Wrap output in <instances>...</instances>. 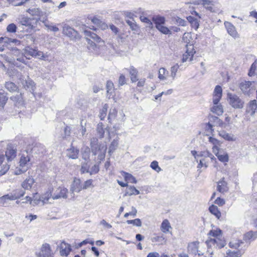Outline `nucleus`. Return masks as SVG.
I'll list each match as a JSON object with an SVG mask.
<instances>
[{
    "label": "nucleus",
    "mask_w": 257,
    "mask_h": 257,
    "mask_svg": "<svg viewBox=\"0 0 257 257\" xmlns=\"http://www.w3.org/2000/svg\"><path fill=\"white\" fill-rule=\"evenodd\" d=\"M208 235L210 238L206 240L205 243L208 248L215 250L220 249L225 245L226 243L222 238V231L220 229L211 230Z\"/></svg>",
    "instance_id": "obj_1"
},
{
    "label": "nucleus",
    "mask_w": 257,
    "mask_h": 257,
    "mask_svg": "<svg viewBox=\"0 0 257 257\" xmlns=\"http://www.w3.org/2000/svg\"><path fill=\"white\" fill-rule=\"evenodd\" d=\"M222 95V89L220 86L217 85L214 90L213 93V104L210 106V111L215 114L220 116L223 112V106L219 103Z\"/></svg>",
    "instance_id": "obj_2"
},
{
    "label": "nucleus",
    "mask_w": 257,
    "mask_h": 257,
    "mask_svg": "<svg viewBox=\"0 0 257 257\" xmlns=\"http://www.w3.org/2000/svg\"><path fill=\"white\" fill-rule=\"evenodd\" d=\"M227 97L230 105L236 109L242 108L244 105V101L237 95L228 93Z\"/></svg>",
    "instance_id": "obj_3"
},
{
    "label": "nucleus",
    "mask_w": 257,
    "mask_h": 257,
    "mask_svg": "<svg viewBox=\"0 0 257 257\" xmlns=\"http://www.w3.org/2000/svg\"><path fill=\"white\" fill-rule=\"evenodd\" d=\"M24 54L27 59H29L31 57H38L41 58H44V56L42 52L38 51L37 49H33L30 47H26L24 49Z\"/></svg>",
    "instance_id": "obj_4"
},
{
    "label": "nucleus",
    "mask_w": 257,
    "mask_h": 257,
    "mask_svg": "<svg viewBox=\"0 0 257 257\" xmlns=\"http://www.w3.org/2000/svg\"><path fill=\"white\" fill-rule=\"evenodd\" d=\"M30 160L28 156H22L20 160V168L16 171L15 174L19 175L22 173L25 172L29 168V162Z\"/></svg>",
    "instance_id": "obj_5"
},
{
    "label": "nucleus",
    "mask_w": 257,
    "mask_h": 257,
    "mask_svg": "<svg viewBox=\"0 0 257 257\" xmlns=\"http://www.w3.org/2000/svg\"><path fill=\"white\" fill-rule=\"evenodd\" d=\"M68 190L63 187L57 188L53 193V200L59 199H67L68 197Z\"/></svg>",
    "instance_id": "obj_6"
},
{
    "label": "nucleus",
    "mask_w": 257,
    "mask_h": 257,
    "mask_svg": "<svg viewBox=\"0 0 257 257\" xmlns=\"http://www.w3.org/2000/svg\"><path fill=\"white\" fill-rule=\"evenodd\" d=\"M32 20H35V19L23 17L20 19L19 23L23 26L28 27L27 31L31 32L36 28L35 24L33 25L32 23Z\"/></svg>",
    "instance_id": "obj_7"
},
{
    "label": "nucleus",
    "mask_w": 257,
    "mask_h": 257,
    "mask_svg": "<svg viewBox=\"0 0 257 257\" xmlns=\"http://www.w3.org/2000/svg\"><path fill=\"white\" fill-rule=\"evenodd\" d=\"M195 53L193 46L191 44L186 45V51L183 55L182 62L191 61Z\"/></svg>",
    "instance_id": "obj_8"
},
{
    "label": "nucleus",
    "mask_w": 257,
    "mask_h": 257,
    "mask_svg": "<svg viewBox=\"0 0 257 257\" xmlns=\"http://www.w3.org/2000/svg\"><path fill=\"white\" fill-rule=\"evenodd\" d=\"M53 188L52 187L49 188L46 192L40 197V201L45 204L52 203V201L54 200H53Z\"/></svg>",
    "instance_id": "obj_9"
},
{
    "label": "nucleus",
    "mask_w": 257,
    "mask_h": 257,
    "mask_svg": "<svg viewBox=\"0 0 257 257\" xmlns=\"http://www.w3.org/2000/svg\"><path fill=\"white\" fill-rule=\"evenodd\" d=\"M82 189H83V187L80 179L76 178H74L70 189L71 193L74 194L75 192L79 193Z\"/></svg>",
    "instance_id": "obj_10"
},
{
    "label": "nucleus",
    "mask_w": 257,
    "mask_h": 257,
    "mask_svg": "<svg viewBox=\"0 0 257 257\" xmlns=\"http://www.w3.org/2000/svg\"><path fill=\"white\" fill-rule=\"evenodd\" d=\"M16 149L12 145H8L5 155L8 163L11 162L16 157Z\"/></svg>",
    "instance_id": "obj_11"
},
{
    "label": "nucleus",
    "mask_w": 257,
    "mask_h": 257,
    "mask_svg": "<svg viewBox=\"0 0 257 257\" xmlns=\"http://www.w3.org/2000/svg\"><path fill=\"white\" fill-rule=\"evenodd\" d=\"M5 160V155L0 152V176L5 174L10 169L9 163L3 164Z\"/></svg>",
    "instance_id": "obj_12"
},
{
    "label": "nucleus",
    "mask_w": 257,
    "mask_h": 257,
    "mask_svg": "<svg viewBox=\"0 0 257 257\" xmlns=\"http://www.w3.org/2000/svg\"><path fill=\"white\" fill-rule=\"evenodd\" d=\"M63 33L64 35L73 39L76 37L77 32L73 28L68 25H65L63 28Z\"/></svg>",
    "instance_id": "obj_13"
},
{
    "label": "nucleus",
    "mask_w": 257,
    "mask_h": 257,
    "mask_svg": "<svg viewBox=\"0 0 257 257\" xmlns=\"http://www.w3.org/2000/svg\"><path fill=\"white\" fill-rule=\"evenodd\" d=\"M51 249L48 243H44L42 245L41 250L38 254L39 257H47L51 254Z\"/></svg>",
    "instance_id": "obj_14"
},
{
    "label": "nucleus",
    "mask_w": 257,
    "mask_h": 257,
    "mask_svg": "<svg viewBox=\"0 0 257 257\" xmlns=\"http://www.w3.org/2000/svg\"><path fill=\"white\" fill-rule=\"evenodd\" d=\"M188 251L189 253L196 255L198 253V256L203 255L198 252V242H193L189 243L188 245Z\"/></svg>",
    "instance_id": "obj_15"
},
{
    "label": "nucleus",
    "mask_w": 257,
    "mask_h": 257,
    "mask_svg": "<svg viewBox=\"0 0 257 257\" xmlns=\"http://www.w3.org/2000/svg\"><path fill=\"white\" fill-rule=\"evenodd\" d=\"M228 33L234 38H238L239 35L235 30V28L229 22L224 23Z\"/></svg>",
    "instance_id": "obj_16"
},
{
    "label": "nucleus",
    "mask_w": 257,
    "mask_h": 257,
    "mask_svg": "<svg viewBox=\"0 0 257 257\" xmlns=\"http://www.w3.org/2000/svg\"><path fill=\"white\" fill-rule=\"evenodd\" d=\"M71 251V245L64 241L61 242L60 245V254L63 256H67Z\"/></svg>",
    "instance_id": "obj_17"
},
{
    "label": "nucleus",
    "mask_w": 257,
    "mask_h": 257,
    "mask_svg": "<svg viewBox=\"0 0 257 257\" xmlns=\"http://www.w3.org/2000/svg\"><path fill=\"white\" fill-rule=\"evenodd\" d=\"M251 82L250 81H244L240 83V88L243 93L247 95H249L251 93L250 86Z\"/></svg>",
    "instance_id": "obj_18"
},
{
    "label": "nucleus",
    "mask_w": 257,
    "mask_h": 257,
    "mask_svg": "<svg viewBox=\"0 0 257 257\" xmlns=\"http://www.w3.org/2000/svg\"><path fill=\"white\" fill-rule=\"evenodd\" d=\"M217 190L221 193H224L228 191L227 182L224 180V178H222L218 182Z\"/></svg>",
    "instance_id": "obj_19"
},
{
    "label": "nucleus",
    "mask_w": 257,
    "mask_h": 257,
    "mask_svg": "<svg viewBox=\"0 0 257 257\" xmlns=\"http://www.w3.org/2000/svg\"><path fill=\"white\" fill-rule=\"evenodd\" d=\"M91 149L92 153L94 155H96V154H98L99 152H100V154L103 156L106 153L107 147L106 145H104L97 144L95 145L94 149H95V150L93 151V148Z\"/></svg>",
    "instance_id": "obj_20"
},
{
    "label": "nucleus",
    "mask_w": 257,
    "mask_h": 257,
    "mask_svg": "<svg viewBox=\"0 0 257 257\" xmlns=\"http://www.w3.org/2000/svg\"><path fill=\"white\" fill-rule=\"evenodd\" d=\"M91 149L92 153L94 155H96V154H98L99 152H100V154L103 156L106 153L107 147L106 145H104L97 144L95 145L94 149H95V150L93 151V148Z\"/></svg>",
    "instance_id": "obj_21"
},
{
    "label": "nucleus",
    "mask_w": 257,
    "mask_h": 257,
    "mask_svg": "<svg viewBox=\"0 0 257 257\" xmlns=\"http://www.w3.org/2000/svg\"><path fill=\"white\" fill-rule=\"evenodd\" d=\"M256 110H257V103L255 100L251 101L246 109V112L251 115L255 114Z\"/></svg>",
    "instance_id": "obj_22"
},
{
    "label": "nucleus",
    "mask_w": 257,
    "mask_h": 257,
    "mask_svg": "<svg viewBox=\"0 0 257 257\" xmlns=\"http://www.w3.org/2000/svg\"><path fill=\"white\" fill-rule=\"evenodd\" d=\"M79 150L74 147H71L67 150V156L71 159H75L78 158Z\"/></svg>",
    "instance_id": "obj_23"
},
{
    "label": "nucleus",
    "mask_w": 257,
    "mask_h": 257,
    "mask_svg": "<svg viewBox=\"0 0 257 257\" xmlns=\"http://www.w3.org/2000/svg\"><path fill=\"white\" fill-rule=\"evenodd\" d=\"M27 12L30 14L32 16L42 17L44 15V12L39 8L29 9Z\"/></svg>",
    "instance_id": "obj_24"
},
{
    "label": "nucleus",
    "mask_w": 257,
    "mask_h": 257,
    "mask_svg": "<svg viewBox=\"0 0 257 257\" xmlns=\"http://www.w3.org/2000/svg\"><path fill=\"white\" fill-rule=\"evenodd\" d=\"M14 197L11 196L10 194H7L0 197V206L7 207L8 200H13Z\"/></svg>",
    "instance_id": "obj_25"
},
{
    "label": "nucleus",
    "mask_w": 257,
    "mask_h": 257,
    "mask_svg": "<svg viewBox=\"0 0 257 257\" xmlns=\"http://www.w3.org/2000/svg\"><path fill=\"white\" fill-rule=\"evenodd\" d=\"M127 70L128 71L130 75H131L132 82H136L138 80L137 77L138 72L137 70L134 66H131L130 68Z\"/></svg>",
    "instance_id": "obj_26"
},
{
    "label": "nucleus",
    "mask_w": 257,
    "mask_h": 257,
    "mask_svg": "<svg viewBox=\"0 0 257 257\" xmlns=\"http://www.w3.org/2000/svg\"><path fill=\"white\" fill-rule=\"evenodd\" d=\"M21 83L26 89H29L30 90L32 91L34 90V82L31 79H28V80H22Z\"/></svg>",
    "instance_id": "obj_27"
},
{
    "label": "nucleus",
    "mask_w": 257,
    "mask_h": 257,
    "mask_svg": "<svg viewBox=\"0 0 257 257\" xmlns=\"http://www.w3.org/2000/svg\"><path fill=\"white\" fill-rule=\"evenodd\" d=\"M34 183V180L33 178L29 177L26 179L22 184V186L25 189H30L33 184Z\"/></svg>",
    "instance_id": "obj_28"
},
{
    "label": "nucleus",
    "mask_w": 257,
    "mask_h": 257,
    "mask_svg": "<svg viewBox=\"0 0 257 257\" xmlns=\"http://www.w3.org/2000/svg\"><path fill=\"white\" fill-rule=\"evenodd\" d=\"M218 135L220 137L228 141H234L235 140L233 135L229 134L224 131H219Z\"/></svg>",
    "instance_id": "obj_29"
},
{
    "label": "nucleus",
    "mask_w": 257,
    "mask_h": 257,
    "mask_svg": "<svg viewBox=\"0 0 257 257\" xmlns=\"http://www.w3.org/2000/svg\"><path fill=\"white\" fill-rule=\"evenodd\" d=\"M169 72L165 68H161L159 70L158 78L160 80L164 81L167 79Z\"/></svg>",
    "instance_id": "obj_30"
},
{
    "label": "nucleus",
    "mask_w": 257,
    "mask_h": 257,
    "mask_svg": "<svg viewBox=\"0 0 257 257\" xmlns=\"http://www.w3.org/2000/svg\"><path fill=\"white\" fill-rule=\"evenodd\" d=\"M10 194L11 196L15 197L13 199V200H15L19 199L21 197H23L25 194V191L23 190L18 189L13 191Z\"/></svg>",
    "instance_id": "obj_31"
},
{
    "label": "nucleus",
    "mask_w": 257,
    "mask_h": 257,
    "mask_svg": "<svg viewBox=\"0 0 257 257\" xmlns=\"http://www.w3.org/2000/svg\"><path fill=\"white\" fill-rule=\"evenodd\" d=\"M209 120L210 121L214 122V125L225 127L224 123L217 116L210 115L209 116Z\"/></svg>",
    "instance_id": "obj_32"
},
{
    "label": "nucleus",
    "mask_w": 257,
    "mask_h": 257,
    "mask_svg": "<svg viewBox=\"0 0 257 257\" xmlns=\"http://www.w3.org/2000/svg\"><path fill=\"white\" fill-rule=\"evenodd\" d=\"M151 241L153 242H158L163 244L166 243V239H165L163 234L161 235H156L154 234V236L151 238Z\"/></svg>",
    "instance_id": "obj_33"
},
{
    "label": "nucleus",
    "mask_w": 257,
    "mask_h": 257,
    "mask_svg": "<svg viewBox=\"0 0 257 257\" xmlns=\"http://www.w3.org/2000/svg\"><path fill=\"white\" fill-rule=\"evenodd\" d=\"M153 21L156 25V28H158L159 25H164L165 23V18L161 16L153 17Z\"/></svg>",
    "instance_id": "obj_34"
},
{
    "label": "nucleus",
    "mask_w": 257,
    "mask_h": 257,
    "mask_svg": "<svg viewBox=\"0 0 257 257\" xmlns=\"http://www.w3.org/2000/svg\"><path fill=\"white\" fill-rule=\"evenodd\" d=\"M209 210L212 214L215 216L217 219H219L221 217V212L216 206L214 205H211L209 208Z\"/></svg>",
    "instance_id": "obj_35"
},
{
    "label": "nucleus",
    "mask_w": 257,
    "mask_h": 257,
    "mask_svg": "<svg viewBox=\"0 0 257 257\" xmlns=\"http://www.w3.org/2000/svg\"><path fill=\"white\" fill-rule=\"evenodd\" d=\"M171 228V227L170 223L167 219H165L163 221L161 226V230L163 232L167 233L169 232V229Z\"/></svg>",
    "instance_id": "obj_36"
},
{
    "label": "nucleus",
    "mask_w": 257,
    "mask_h": 257,
    "mask_svg": "<svg viewBox=\"0 0 257 257\" xmlns=\"http://www.w3.org/2000/svg\"><path fill=\"white\" fill-rule=\"evenodd\" d=\"M5 88L10 92L16 91L18 88L17 86L12 82H6Z\"/></svg>",
    "instance_id": "obj_37"
},
{
    "label": "nucleus",
    "mask_w": 257,
    "mask_h": 257,
    "mask_svg": "<svg viewBox=\"0 0 257 257\" xmlns=\"http://www.w3.org/2000/svg\"><path fill=\"white\" fill-rule=\"evenodd\" d=\"M106 91L107 93L109 95V97L113 95V93L114 92V85L112 81H107L106 82Z\"/></svg>",
    "instance_id": "obj_38"
},
{
    "label": "nucleus",
    "mask_w": 257,
    "mask_h": 257,
    "mask_svg": "<svg viewBox=\"0 0 257 257\" xmlns=\"http://www.w3.org/2000/svg\"><path fill=\"white\" fill-rule=\"evenodd\" d=\"M188 22L191 24V26L194 28L195 30H197L199 26L198 20L191 16H189L187 18Z\"/></svg>",
    "instance_id": "obj_39"
},
{
    "label": "nucleus",
    "mask_w": 257,
    "mask_h": 257,
    "mask_svg": "<svg viewBox=\"0 0 257 257\" xmlns=\"http://www.w3.org/2000/svg\"><path fill=\"white\" fill-rule=\"evenodd\" d=\"M243 253V252H241L239 250L236 251H231L230 250H228L226 251V254L228 257H241Z\"/></svg>",
    "instance_id": "obj_40"
},
{
    "label": "nucleus",
    "mask_w": 257,
    "mask_h": 257,
    "mask_svg": "<svg viewBox=\"0 0 257 257\" xmlns=\"http://www.w3.org/2000/svg\"><path fill=\"white\" fill-rule=\"evenodd\" d=\"M84 33L86 36L90 37L92 39L96 42L99 43L101 40V38L94 33L88 31H85Z\"/></svg>",
    "instance_id": "obj_41"
},
{
    "label": "nucleus",
    "mask_w": 257,
    "mask_h": 257,
    "mask_svg": "<svg viewBox=\"0 0 257 257\" xmlns=\"http://www.w3.org/2000/svg\"><path fill=\"white\" fill-rule=\"evenodd\" d=\"M179 66L178 64H176L174 66H172L171 67L170 71H171V75L170 76L172 77V80L170 82V83L172 82V81L174 80L176 75V73L179 69ZM168 83H169L168 82Z\"/></svg>",
    "instance_id": "obj_42"
},
{
    "label": "nucleus",
    "mask_w": 257,
    "mask_h": 257,
    "mask_svg": "<svg viewBox=\"0 0 257 257\" xmlns=\"http://www.w3.org/2000/svg\"><path fill=\"white\" fill-rule=\"evenodd\" d=\"M118 145V138H116L115 139H114L112 142L111 143V144L109 148V154H110L111 153H113L117 148Z\"/></svg>",
    "instance_id": "obj_43"
},
{
    "label": "nucleus",
    "mask_w": 257,
    "mask_h": 257,
    "mask_svg": "<svg viewBox=\"0 0 257 257\" xmlns=\"http://www.w3.org/2000/svg\"><path fill=\"white\" fill-rule=\"evenodd\" d=\"M218 159L221 162L226 163L229 161V157L227 153L220 152V153L217 156Z\"/></svg>",
    "instance_id": "obj_44"
},
{
    "label": "nucleus",
    "mask_w": 257,
    "mask_h": 257,
    "mask_svg": "<svg viewBox=\"0 0 257 257\" xmlns=\"http://www.w3.org/2000/svg\"><path fill=\"white\" fill-rule=\"evenodd\" d=\"M96 131L99 137L100 138H103L105 131L103 124L102 122H100L98 124Z\"/></svg>",
    "instance_id": "obj_45"
},
{
    "label": "nucleus",
    "mask_w": 257,
    "mask_h": 257,
    "mask_svg": "<svg viewBox=\"0 0 257 257\" xmlns=\"http://www.w3.org/2000/svg\"><path fill=\"white\" fill-rule=\"evenodd\" d=\"M122 174L125 181H128L133 183H137V181L136 178L131 174L123 172Z\"/></svg>",
    "instance_id": "obj_46"
},
{
    "label": "nucleus",
    "mask_w": 257,
    "mask_h": 257,
    "mask_svg": "<svg viewBox=\"0 0 257 257\" xmlns=\"http://www.w3.org/2000/svg\"><path fill=\"white\" fill-rule=\"evenodd\" d=\"M8 97L3 92V90H0V108H3L5 105Z\"/></svg>",
    "instance_id": "obj_47"
},
{
    "label": "nucleus",
    "mask_w": 257,
    "mask_h": 257,
    "mask_svg": "<svg viewBox=\"0 0 257 257\" xmlns=\"http://www.w3.org/2000/svg\"><path fill=\"white\" fill-rule=\"evenodd\" d=\"M108 107V105L107 104H104L102 108L100 110L99 116L101 120H103L106 116Z\"/></svg>",
    "instance_id": "obj_48"
},
{
    "label": "nucleus",
    "mask_w": 257,
    "mask_h": 257,
    "mask_svg": "<svg viewBox=\"0 0 257 257\" xmlns=\"http://www.w3.org/2000/svg\"><path fill=\"white\" fill-rule=\"evenodd\" d=\"M160 32L166 35H171L172 34L171 30L167 27L163 25H159L157 28Z\"/></svg>",
    "instance_id": "obj_49"
},
{
    "label": "nucleus",
    "mask_w": 257,
    "mask_h": 257,
    "mask_svg": "<svg viewBox=\"0 0 257 257\" xmlns=\"http://www.w3.org/2000/svg\"><path fill=\"white\" fill-rule=\"evenodd\" d=\"M244 237L245 239L249 240L252 239L254 240L257 238V231H249L245 234Z\"/></svg>",
    "instance_id": "obj_50"
},
{
    "label": "nucleus",
    "mask_w": 257,
    "mask_h": 257,
    "mask_svg": "<svg viewBox=\"0 0 257 257\" xmlns=\"http://www.w3.org/2000/svg\"><path fill=\"white\" fill-rule=\"evenodd\" d=\"M127 224H133L137 226H141L142 222L140 219H135L134 220H128L126 221Z\"/></svg>",
    "instance_id": "obj_51"
},
{
    "label": "nucleus",
    "mask_w": 257,
    "mask_h": 257,
    "mask_svg": "<svg viewBox=\"0 0 257 257\" xmlns=\"http://www.w3.org/2000/svg\"><path fill=\"white\" fill-rule=\"evenodd\" d=\"M243 242L240 240H235V241L230 242L229 243V246L231 248H238Z\"/></svg>",
    "instance_id": "obj_52"
},
{
    "label": "nucleus",
    "mask_w": 257,
    "mask_h": 257,
    "mask_svg": "<svg viewBox=\"0 0 257 257\" xmlns=\"http://www.w3.org/2000/svg\"><path fill=\"white\" fill-rule=\"evenodd\" d=\"M135 187L133 186L127 187L125 190V196H131L134 195Z\"/></svg>",
    "instance_id": "obj_53"
},
{
    "label": "nucleus",
    "mask_w": 257,
    "mask_h": 257,
    "mask_svg": "<svg viewBox=\"0 0 257 257\" xmlns=\"http://www.w3.org/2000/svg\"><path fill=\"white\" fill-rule=\"evenodd\" d=\"M151 167L157 172L161 171V169L158 165V162L156 161H153L151 164Z\"/></svg>",
    "instance_id": "obj_54"
},
{
    "label": "nucleus",
    "mask_w": 257,
    "mask_h": 257,
    "mask_svg": "<svg viewBox=\"0 0 257 257\" xmlns=\"http://www.w3.org/2000/svg\"><path fill=\"white\" fill-rule=\"evenodd\" d=\"M90 154V149L88 147H86L82 153V158L86 161L89 160Z\"/></svg>",
    "instance_id": "obj_55"
},
{
    "label": "nucleus",
    "mask_w": 257,
    "mask_h": 257,
    "mask_svg": "<svg viewBox=\"0 0 257 257\" xmlns=\"http://www.w3.org/2000/svg\"><path fill=\"white\" fill-rule=\"evenodd\" d=\"M208 141L213 145V146L221 145V143L219 141L212 137H209Z\"/></svg>",
    "instance_id": "obj_56"
},
{
    "label": "nucleus",
    "mask_w": 257,
    "mask_h": 257,
    "mask_svg": "<svg viewBox=\"0 0 257 257\" xmlns=\"http://www.w3.org/2000/svg\"><path fill=\"white\" fill-rule=\"evenodd\" d=\"M126 22L133 31H136L137 30V25L136 23L134 22L133 21L126 20Z\"/></svg>",
    "instance_id": "obj_57"
},
{
    "label": "nucleus",
    "mask_w": 257,
    "mask_h": 257,
    "mask_svg": "<svg viewBox=\"0 0 257 257\" xmlns=\"http://www.w3.org/2000/svg\"><path fill=\"white\" fill-rule=\"evenodd\" d=\"M17 26L15 24L12 23L7 26V30L8 32L15 33L16 32Z\"/></svg>",
    "instance_id": "obj_58"
},
{
    "label": "nucleus",
    "mask_w": 257,
    "mask_h": 257,
    "mask_svg": "<svg viewBox=\"0 0 257 257\" xmlns=\"http://www.w3.org/2000/svg\"><path fill=\"white\" fill-rule=\"evenodd\" d=\"M140 20L142 22L146 23L148 24V26L150 28L153 27V23L147 17L144 16H141Z\"/></svg>",
    "instance_id": "obj_59"
},
{
    "label": "nucleus",
    "mask_w": 257,
    "mask_h": 257,
    "mask_svg": "<svg viewBox=\"0 0 257 257\" xmlns=\"http://www.w3.org/2000/svg\"><path fill=\"white\" fill-rule=\"evenodd\" d=\"M208 166V164L207 162H205V160L204 159H202L200 160L199 163L197 166L198 168H201L203 167H205L206 168H207Z\"/></svg>",
    "instance_id": "obj_60"
},
{
    "label": "nucleus",
    "mask_w": 257,
    "mask_h": 257,
    "mask_svg": "<svg viewBox=\"0 0 257 257\" xmlns=\"http://www.w3.org/2000/svg\"><path fill=\"white\" fill-rule=\"evenodd\" d=\"M98 144V139L96 138H92L90 140V146L91 148H93V151L95 150L94 149L95 145H96Z\"/></svg>",
    "instance_id": "obj_61"
},
{
    "label": "nucleus",
    "mask_w": 257,
    "mask_h": 257,
    "mask_svg": "<svg viewBox=\"0 0 257 257\" xmlns=\"http://www.w3.org/2000/svg\"><path fill=\"white\" fill-rule=\"evenodd\" d=\"M92 184V180L89 179L85 181L83 185H82L83 189H86L90 187Z\"/></svg>",
    "instance_id": "obj_62"
},
{
    "label": "nucleus",
    "mask_w": 257,
    "mask_h": 257,
    "mask_svg": "<svg viewBox=\"0 0 257 257\" xmlns=\"http://www.w3.org/2000/svg\"><path fill=\"white\" fill-rule=\"evenodd\" d=\"M89 168V165H88L87 163H84L82 165L81 171L82 173H84L85 172H88Z\"/></svg>",
    "instance_id": "obj_63"
},
{
    "label": "nucleus",
    "mask_w": 257,
    "mask_h": 257,
    "mask_svg": "<svg viewBox=\"0 0 257 257\" xmlns=\"http://www.w3.org/2000/svg\"><path fill=\"white\" fill-rule=\"evenodd\" d=\"M126 80L125 77L123 74H121L118 79V85L119 86H122L125 84Z\"/></svg>",
    "instance_id": "obj_64"
}]
</instances>
